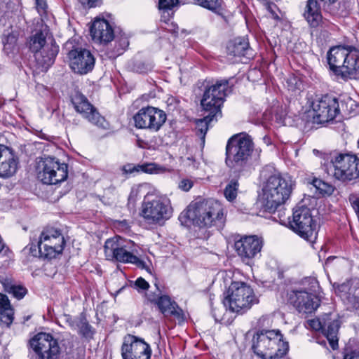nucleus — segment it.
I'll return each instance as SVG.
<instances>
[{"instance_id": "35", "label": "nucleus", "mask_w": 359, "mask_h": 359, "mask_svg": "<svg viewBox=\"0 0 359 359\" xmlns=\"http://www.w3.org/2000/svg\"><path fill=\"white\" fill-rule=\"evenodd\" d=\"M13 314L12 307L0 309V322L8 327L13 323Z\"/></svg>"}, {"instance_id": "21", "label": "nucleus", "mask_w": 359, "mask_h": 359, "mask_svg": "<svg viewBox=\"0 0 359 359\" xmlns=\"http://www.w3.org/2000/svg\"><path fill=\"white\" fill-rule=\"evenodd\" d=\"M262 241L256 236H245L236 241L234 248L243 260L254 258L262 248Z\"/></svg>"}, {"instance_id": "7", "label": "nucleus", "mask_w": 359, "mask_h": 359, "mask_svg": "<svg viewBox=\"0 0 359 359\" xmlns=\"http://www.w3.org/2000/svg\"><path fill=\"white\" fill-rule=\"evenodd\" d=\"M327 175L342 182L359 178V158L349 153H334L325 165Z\"/></svg>"}, {"instance_id": "11", "label": "nucleus", "mask_w": 359, "mask_h": 359, "mask_svg": "<svg viewBox=\"0 0 359 359\" xmlns=\"http://www.w3.org/2000/svg\"><path fill=\"white\" fill-rule=\"evenodd\" d=\"M289 223L290 228L302 238L312 243L315 242L318 227L309 208L304 206L294 208L292 219Z\"/></svg>"}, {"instance_id": "53", "label": "nucleus", "mask_w": 359, "mask_h": 359, "mask_svg": "<svg viewBox=\"0 0 359 359\" xmlns=\"http://www.w3.org/2000/svg\"><path fill=\"white\" fill-rule=\"evenodd\" d=\"M0 147H1V144H0Z\"/></svg>"}, {"instance_id": "23", "label": "nucleus", "mask_w": 359, "mask_h": 359, "mask_svg": "<svg viewBox=\"0 0 359 359\" xmlns=\"http://www.w3.org/2000/svg\"><path fill=\"white\" fill-rule=\"evenodd\" d=\"M90 31L93 40L96 43H107L114 38L112 26L104 19L96 18Z\"/></svg>"}, {"instance_id": "12", "label": "nucleus", "mask_w": 359, "mask_h": 359, "mask_svg": "<svg viewBox=\"0 0 359 359\" xmlns=\"http://www.w3.org/2000/svg\"><path fill=\"white\" fill-rule=\"evenodd\" d=\"M227 80L216 81L215 84L207 88L201 101L204 114H207L215 117V121L222 115L221 106L225 97V92L228 88Z\"/></svg>"}, {"instance_id": "31", "label": "nucleus", "mask_w": 359, "mask_h": 359, "mask_svg": "<svg viewBox=\"0 0 359 359\" xmlns=\"http://www.w3.org/2000/svg\"><path fill=\"white\" fill-rule=\"evenodd\" d=\"M203 118H201L196 122V129L198 135L201 137V139L204 142L205 134L209 128L210 123L215 119V116L209 114H204Z\"/></svg>"}, {"instance_id": "19", "label": "nucleus", "mask_w": 359, "mask_h": 359, "mask_svg": "<svg viewBox=\"0 0 359 359\" xmlns=\"http://www.w3.org/2000/svg\"><path fill=\"white\" fill-rule=\"evenodd\" d=\"M30 345L39 359H51L60 351L57 340L48 333L41 332L35 335L31 339Z\"/></svg>"}, {"instance_id": "47", "label": "nucleus", "mask_w": 359, "mask_h": 359, "mask_svg": "<svg viewBox=\"0 0 359 359\" xmlns=\"http://www.w3.org/2000/svg\"><path fill=\"white\" fill-rule=\"evenodd\" d=\"M118 43L122 50L126 48L129 45L128 39L126 36H122L118 39Z\"/></svg>"}, {"instance_id": "37", "label": "nucleus", "mask_w": 359, "mask_h": 359, "mask_svg": "<svg viewBox=\"0 0 359 359\" xmlns=\"http://www.w3.org/2000/svg\"><path fill=\"white\" fill-rule=\"evenodd\" d=\"M71 326L74 330L78 328L79 332L85 337L88 336L90 332V325L86 322L85 319H80L76 325L72 323L71 324Z\"/></svg>"}, {"instance_id": "39", "label": "nucleus", "mask_w": 359, "mask_h": 359, "mask_svg": "<svg viewBox=\"0 0 359 359\" xmlns=\"http://www.w3.org/2000/svg\"><path fill=\"white\" fill-rule=\"evenodd\" d=\"M178 0H159V9L170 10L178 4Z\"/></svg>"}, {"instance_id": "6", "label": "nucleus", "mask_w": 359, "mask_h": 359, "mask_svg": "<svg viewBox=\"0 0 359 359\" xmlns=\"http://www.w3.org/2000/svg\"><path fill=\"white\" fill-rule=\"evenodd\" d=\"M253 151L251 137L244 133L232 136L226 147V164L234 172H241L248 164Z\"/></svg>"}, {"instance_id": "43", "label": "nucleus", "mask_w": 359, "mask_h": 359, "mask_svg": "<svg viewBox=\"0 0 359 359\" xmlns=\"http://www.w3.org/2000/svg\"><path fill=\"white\" fill-rule=\"evenodd\" d=\"M36 7L39 13H45L47 8L46 0H35Z\"/></svg>"}, {"instance_id": "25", "label": "nucleus", "mask_w": 359, "mask_h": 359, "mask_svg": "<svg viewBox=\"0 0 359 359\" xmlns=\"http://www.w3.org/2000/svg\"><path fill=\"white\" fill-rule=\"evenodd\" d=\"M147 298L151 302L158 306L159 310L164 316L180 315L176 302L172 301L169 296L161 294L160 291H158L157 294H149Z\"/></svg>"}, {"instance_id": "50", "label": "nucleus", "mask_w": 359, "mask_h": 359, "mask_svg": "<svg viewBox=\"0 0 359 359\" xmlns=\"http://www.w3.org/2000/svg\"><path fill=\"white\" fill-rule=\"evenodd\" d=\"M312 184L313 185L314 187L316 188V189H318V188H320V186H325V182H324L320 179L314 178L312 180Z\"/></svg>"}, {"instance_id": "41", "label": "nucleus", "mask_w": 359, "mask_h": 359, "mask_svg": "<svg viewBox=\"0 0 359 359\" xmlns=\"http://www.w3.org/2000/svg\"><path fill=\"white\" fill-rule=\"evenodd\" d=\"M135 285L137 288L143 290H147L149 287V283L142 278L140 277L135 281Z\"/></svg>"}, {"instance_id": "27", "label": "nucleus", "mask_w": 359, "mask_h": 359, "mask_svg": "<svg viewBox=\"0 0 359 359\" xmlns=\"http://www.w3.org/2000/svg\"><path fill=\"white\" fill-rule=\"evenodd\" d=\"M226 49L229 55L240 57L248 55L250 46L245 39L236 38L228 43Z\"/></svg>"}, {"instance_id": "42", "label": "nucleus", "mask_w": 359, "mask_h": 359, "mask_svg": "<svg viewBox=\"0 0 359 359\" xmlns=\"http://www.w3.org/2000/svg\"><path fill=\"white\" fill-rule=\"evenodd\" d=\"M12 307L8 297L6 294L0 293V309H6Z\"/></svg>"}, {"instance_id": "36", "label": "nucleus", "mask_w": 359, "mask_h": 359, "mask_svg": "<svg viewBox=\"0 0 359 359\" xmlns=\"http://www.w3.org/2000/svg\"><path fill=\"white\" fill-rule=\"evenodd\" d=\"M199 5L211 10L215 12H217L221 8V1L219 0H196Z\"/></svg>"}, {"instance_id": "51", "label": "nucleus", "mask_w": 359, "mask_h": 359, "mask_svg": "<svg viewBox=\"0 0 359 359\" xmlns=\"http://www.w3.org/2000/svg\"><path fill=\"white\" fill-rule=\"evenodd\" d=\"M327 187V184L325 183V186H320V188H318L317 190L319 191L320 193H327V191L326 188Z\"/></svg>"}, {"instance_id": "40", "label": "nucleus", "mask_w": 359, "mask_h": 359, "mask_svg": "<svg viewBox=\"0 0 359 359\" xmlns=\"http://www.w3.org/2000/svg\"><path fill=\"white\" fill-rule=\"evenodd\" d=\"M194 182L189 179H182L179 183V188L184 191H188L193 187Z\"/></svg>"}, {"instance_id": "49", "label": "nucleus", "mask_w": 359, "mask_h": 359, "mask_svg": "<svg viewBox=\"0 0 359 359\" xmlns=\"http://www.w3.org/2000/svg\"><path fill=\"white\" fill-rule=\"evenodd\" d=\"M344 359H359V352L357 351H351L348 353H346Z\"/></svg>"}, {"instance_id": "16", "label": "nucleus", "mask_w": 359, "mask_h": 359, "mask_svg": "<svg viewBox=\"0 0 359 359\" xmlns=\"http://www.w3.org/2000/svg\"><path fill=\"white\" fill-rule=\"evenodd\" d=\"M166 118V114L163 110L153 107H143L133 116L137 128L147 129L152 132L158 131Z\"/></svg>"}, {"instance_id": "18", "label": "nucleus", "mask_w": 359, "mask_h": 359, "mask_svg": "<svg viewBox=\"0 0 359 359\" xmlns=\"http://www.w3.org/2000/svg\"><path fill=\"white\" fill-rule=\"evenodd\" d=\"M67 58L72 70L81 75L91 72L95 66L94 56L86 48H76L71 50L67 54Z\"/></svg>"}, {"instance_id": "3", "label": "nucleus", "mask_w": 359, "mask_h": 359, "mask_svg": "<svg viewBox=\"0 0 359 359\" xmlns=\"http://www.w3.org/2000/svg\"><path fill=\"white\" fill-rule=\"evenodd\" d=\"M292 180L278 172L269 176L262 188V203L266 210L273 212L290 197L292 190Z\"/></svg>"}, {"instance_id": "17", "label": "nucleus", "mask_w": 359, "mask_h": 359, "mask_svg": "<svg viewBox=\"0 0 359 359\" xmlns=\"http://www.w3.org/2000/svg\"><path fill=\"white\" fill-rule=\"evenodd\" d=\"M123 359H150V346L142 338L126 334L123 339L121 348Z\"/></svg>"}, {"instance_id": "22", "label": "nucleus", "mask_w": 359, "mask_h": 359, "mask_svg": "<svg viewBox=\"0 0 359 359\" xmlns=\"http://www.w3.org/2000/svg\"><path fill=\"white\" fill-rule=\"evenodd\" d=\"M18 158L13 151L3 144L0 147V177L9 178L18 169Z\"/></svg>"}, {"instance_id": "15", "label": "nucleus", "mask_w": 359, "mask_h": 359, "mask_svg": "<svg viewBox=\"0 0 359 359\" xmlns=\"http://www.w3.org/2000/svg\"><path fill=\"white\" fill-rule=\"evenodd\" d=\"M345 104L331 95H324L312 104L313 119L318 123H323L333 120L340 110H344Z\"/></svg>"}, {"instance_id": "32", "label": "nucleus", "mask_w": 359, "mask_h": 359, "mask_svg": "<svg viewBox=\"0 0 359 359\" xmlns=\"http://www.w3.org/2000/svg\"><path fill=\"white\" fill-rule=\"evenodd\" d=\"M238 187L239 184L237 180L233 179L229 182L224 190V194L227 201H233L236 199Z\"/></svg>"}, {"instance_id": "48", "label": "nucleus", "mask_w": 359, "mask_h": 359, "mask_svg": "<svg viewBox=\"0 0 359 359\" xmlns=\"http://www.w3.org/2000/svg\"><path fill=\"white\" fill-rule=\"evenodd\" d=\"M275 8H276V5H274L273 4H271V3L267 4V6H266L267 10L271 13V14L272 15L273 18L278 19V16L274 11Z\"/></svg>"}, {"instance_id": "46", "label": "nucleus", "mask_w": 359, "mask_h": 359, "mask_svg": "<svg viewBox=\"0 0 359 359\" xmlns=\"http://www.w3.org/2000/svg\"><path fill=\"white\" fill-rule=\"evenodd\" d=\"M123 171L124 172V173H132L135 171H140V169L138 168V165L137 166H133L132 165H126L123 167Z\"/></svg>"}, {"instance_id": "9", "label": "nucleus", "mask_w": 359, "mask_h": 359, "mask_svg": "<svg viewBox=\"0 0 359 359\" xmlns=\"http://www.w3.org/2000/svg\"><path fill=\"white\" fill-rule=\"evenodd\" d=\"M104 250L108 260L134 264L141 269H144L146 266L145 262L135 255L137 254V250L135 243L131 241H126L121 236L107 239L104 243Z\"/></svg>"}, {"instance_id": "1", "label": "nucleus", "mask_w": 359, "mask_h": 359, "mask_svg": "<svg viewBox=\"0 0 359 359\" xmlns=\"http://www.w3.org/2000/svg\"><path fill=\"white\" fill-rule=\"evenodd\" d=\"M328 64L334 72L346 79L359 80V48L337 46L327 53Z\"/></svg>"}, {"instance_id": "2", "label": "nucleus", "mask_w": 359, "mask_h": 359, "mask_svg": "<svg viewBox=\"0 0 359 359\" xmlns=\"http://www.w3.org/2000/svg\"><path fill=\"white\" fill-rule=\"evenodd\" d=\"M186 217L200 227L221 228L225 221L222 204L212 198L192 202L187 208Z\"/></svg>"}, {"instance_id": "52", "label": "nucleus", "mask_w": 359, "mask_h": 359, "mask_svg": "<svg viewBox=\"0 0 359 359\" xmlns=\"http://www.w3.org/2000/svg\"><path fill=\"white\" fill-rule=\"evenodd\" d=\"M358 146L359 147V139H358Z\"/></svg>"}, {"instance_id": "20", "label": "nucleus", "mask_w": 359, "mask_h": 359, "mask_svg": "<svg viewBox=\"0 0 359 359\" xmlns=\"http://www.w3.org/2000/svg\"><path fill=\"white\" fill-rule=\"evenodd\" d=\"M289 300L299 313H311L320 305L316 294L306 291H292L289 294Z\"/></svg>"}, {"instance_id": "44", "label": "nucleus", "mask_w": 359, "mask_h": 359, "mask_svg": "<svg viewBox=\"0 0 359 359\" xmlns=\"http://www.w3.org/2000/svg\"><path fill=\"white\" fill-rule=\"evenodd\" d=\"M83 6L93 8L97 6L100 0H78Z\"/></svg>"}, {"instance_id": "4", "label": "nucleus", "mask_w": 359, "mask_h": 359, "mask_svg": "<svg viewBox=\"0 0 359 359\" xmlns=\"http://www.w3.org/2000/svg\"><path fill=\"white\" fill-rule=\"evenodd\" d=\"M27 46L37 63L45 69L54 63L59 51V46L46 28L33 32L29 37Z\"/></svg>"}, {"instance_id": "5", "label": "nucleus", "mask_w": 359, "mask_h": 359, "mask_svg": "<svg viewBox=\"0 0 359 359\" xmlns=\"http://www.w3.org/2000/svg\"><path fill=\"white\" fill-rule=\"evenodd\" d=\"M252 348L262 359H276L286 354L288 344L279 330H263L253 337Z\"/></svg>"}, {"instance_id": "38", "label": "nucleus", "mask_w": 359, "mask_h": 359, "mask_svg": "<svg viewBox=\"0 0 359 359\" xmlns=\"http://www.w3.org/2000/svg\"><path fill=\"white\" fill-rule=\"evenodd\" d=\"M16 42V38L13 34L8 35L5 39H3L4 49V50H11L14 47Z\"/></svg>"}, {"instance_id": "14", "label": "nucleus", "mask_w": 359, "mask_h": 359, "mask_svg": "<svg viewBox=\"0 0 359 359\" xmlns=\"http://www.w3.org/2000/svg\"><path fill=\"white\" fill-rule=\"evenodd\" d=\"M65 245V241L60 231L46 229L41 232L38 241L39 253L41 257L51 259L62 252Z\"/></svg>"}, {"instance_id": "33", "label": "nucleus", "mask_w": 359, "mask_h": 359, "mask_svg": "<svg viewBox=\"0 0 359 359\" xmlns=\"http://www.w3.org/2000/svg\"><path fill=\"white\" fill-rule=\"evenodd\" d=\"M140 170L149 174L164 173L168 170L165 167L161 166L154 163L138 165Z\"/></svg>"}, {"instance_id": "8", "label": "nucleus", "mask_w": 359, "mask_h": 359, "mask_svg": "<svg viewBox=\"0 0 359 359\" xmlns=\"http://www.w3.org/2000/svg\"><path fill=\"white\" fill-rule=\"evenodd\" d=\"M170 198L166 195L148 193L142 204L141 215L151 224L164 223L172 215Z\"/></svg>"}, {"instance_id": "45", "label": "nucleus", "mask_w": 359, "mask_h": 359, "mask_svg": "<svg viewBox=\"0 0 359 359\" xmlns=\"http://www.w3.org/2000/svg\"><path fill=\"white\" fill-rule=\"evenodd\" d=\"M308 323L310 327H311L313 329H314L316 330H318L320 329L323 330V324H322V323L320 321H319L318 320H316V319L309 320H308Z\"/></svg>"}, {"instance_id": "28", "label": "nucleus", "mask_w": 359, "mask_h": 359, "mask_svg": "<svg viewBox=\"0 0 359 359\" xmlns=\"http://www.w3.org/2000/svg\"><path fill=\"white\" fill-rule=\"evenodd\" d=\"M339 327V323L337 320H334L327 324L325 322L323 323V332L334 350L338 347L337 334Z\"/></svg>"}, {"instance_id": "10", "label": "nucleus", "mask_w": 359, "mask_h": 359, "mask_svg": "<svg viewBox=\"0 0 359 359\" xmlns=\"http://www.w3.org/2000/svg\"><path fill=\"white\" fill-rule=\"evenodd\" d=\"M224 294V305L233 312H245L257 302L253 290L244 282H232Z\"/></svg>"}, {"instance_id": "24", "label": "nucleus", "mask_w": 359, "mask_h": 359, "mask_svg": "<svg viewBox=\"0 0 359 359\" xmlns=\"http://www.w3.org/2000/svg\"><path fill=\"white\" fill-rule=\"evenodd\" d=\"M74 108L81 114L89 122L97 127L104 128L105 119L95 107L83 97H79L74 101Z\"/></svg>"}, {"instance_id": "13", "label": "nucleus", "mask_w": 359, "mask_h": 359, "mask_svg": "<svg viewBox=\"0 0 359 359\" xmlns=\"http://www.w3.org/2000/svg\"><path fill=\"white\" fill-rule=\"evenodd\" d=\"M37 176L43 184H57L67 178L68 166L55 157L47 156L39 161Z\"/></svg>"}, {"instance_id": "26", "label": "nucleus", "mask_w": 359, "mask_h": 359, "mask_svg": "<svg viewBox=\"0 0 359 359\" xmlns=\"http://www.w3.org/2000/svg\"><path fill=\"white\" fill-rule=\"evenodd\" d=\"M304 16L311 26L316 27L318 25L322 16L316 0L307 1Z\"/></svg>"}, {"instance_id": "29", "label": "nucleus", "mask_w": 359, "mask_h": 359, "mask_svg": "<svg viewBox=\"0 0 359 359\" xmlns=\"http://www.w3.org/2000/svg\"><path fill=\"white\" fill-rule=\"evenodd\" d=\"M0 283L2 284L5 291L11 294L18 299L23 298L27 292V290L25 287L14 284L13 281L7 277L1 276Z\"/></svg>"}, {"instance_id": "34", "label": "nucleus", "mask_w": 359, "mask_h": 359, "mask_svg": "<svg viewBox=\"0 0 359 359\" xmlns=\"http://www.w3.org/2000/svg\"><path fill=\"white\" fill-rule=\"evenodd\" d=\"M304 289L299 291H306L309 293L316 294L318 288V282L315 278L307 277L302 281Z\"/></svg>"}, {"instance_id": "30", "label": "nucleus", "mask_w": 359, "mask_h": 359, "mask_svg": "<svg viewBox=\"0 0 359 359\" xmlns=\"http://www.w3.org/2000/svg\"><path fill=\"white\" fill-rule=\"evenodd\" d=\"M15 11V4L11 0H0V27L6 25L13 17Z\"/></svg>"}]
</instances>
